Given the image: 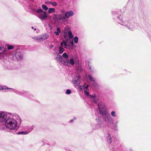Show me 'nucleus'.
Here are the masks:
<instances>
[{"instance_id": "obj_10", "label": "nucleus", "mask_w": 151, "mask_h": 151, "mask_svg": "<svg viewBox=\"0 0 151 151\" xmlns=\"http://www.w3.org/2000/svg\"><path fill=\"white\" fill-rule=\"evenodd\" d=\"M98 106L101 114H102V112L107 111L106 110L104 109L105 105L103 103L101 102L99 103Z\"/></svg>"}, {"instance_id": "obj_14", "label": "nucleus", "mask_w": 151, "mask_h": 151, "mask_svg": "<svg viewBox=\"0 0 151 151\" xmlns=\"http://www.w3.org/2000/svg\"><path fill=\"white\" fill-rule=\"evenodd\" d=\"M74 14L73 12L71 11H70L68 12H67L65 14V15L67 19L69 18L70 17L73 16Z\"/></svg>"}, {"instance_id": "obj_38", "label": "nucleus", "mask_w": 151, "mask_h": 151, "mask_svg": "<svg viewBox=\"0 0 151 151\" xmlns=\"http://www.w3.org/2000/svg\"><path fill=\"white\" fill-rule=\"evenodd\" d=\"M34 128V126H32L30 128H29V132L32 130Z\"/></svg>"}, {"instance_id": "obj_40", "label": "nucleus", "mask_w": 151, "mask_h": 151, "mask_svg": "<svg viewBox=\"0 0 151 151\" xmlns=\"http://www.w3.org/2000/svg\"><path fill=\"white\" fill-rule=\"evenodd\" d=\"M59 32H55V34L56 35H58L59 34Z\"/></svg>"}, {"instance_id": "obj_2", "label": "nucleus", "mask_w": 151, "mask_h": 151, "mask_svg": "<svg viewBox=\"0 0 151 151\" xmlns=\"http://www.w3.org/2000/svg\"><path fill=\"white\" fill-rule=\"evenodd\" d=\"M8 116V113L5 111H0V129L4 128V122Z\"/></svg>"}, {"instance_id": "obj_26", "label": "nucleus", "mask_w": 151, "mask_h": 151, "mask_svg": "<svg viewBox=\"0 0 151 151\" xmlns=\"http://www.w3.org/2000/svg\"><path fill=\"white\" fill-rule=\"evenodd\" d=\"M42 7L43 9H45V10H47L48 9V8L47 7V6L46 5H45L44 4H43L42 5Z\"/></svg>"}, {"instance_id": "obj_9", "label": "nucleus", "mask_w": 151, "mask_h": 151, "mask_svg": "<svg viewBox=\"0 0 151 151\" xmlns=\"http://www.w3.org/2000/svg\"><path fill=\"white\" fill-rule=\"evenodd\" d=\"M119 23L122 25H124L127 27L130 30H133L134 28V26L133 24L129 22H119Z\"/></svg>"}, {"instance_id": "obj_3", "label": "nucleus", "mask_w": 151, "mask_h": 151, "mask_svg": "<svg viewBox=\"0 0 151 151\" xmlns=\"http://www.w3.org/2000/svg\"><path fill=\"white\" fill-rule=\"evenodd\" d=\"M54 19L56 21L62 24L67 21L64 14H61L55 15Z\"/></svg>"}, {"instance_id": "obj_13", "label": "nucleus", "mask_w": 151, "mask_h": 151, "mask_svg": "<svg viewBox=\"0 0 151 151\" xmlns=\"http://www.w3.org/2000/svg\"><path fill=\"white\" fill-rule=\"evenodd\" d=\"M6 49L3 47L0 46V59L6 55Z\"/></svg>"}, {"instance_id": "obj_29", "label": "nucleus", "mask_w": 151, "mask_h": 151, "mask_svg": "<svg viewBox=\"0 0 151 151\" xmlns=\"http://www.w3.org/2000/svg\"><path fill=\"white\" fill-rule=\"evenodd\" d=\"M93 86L95 87L96 88H97L99 87L98 85L96 83L95 81L93 82Z\"/></svg>"}, {"instance_id": "obj_5", "label": "nucleus", "mask_w": 151, "mask_h": 151, "mask_svg": "<svg viewBox=\"0 0 151 151\" xmlns=\"http://www.w3.org/2000/svg\"><path fill=\"white\" fill-rule=\"evenodd\" d=\"M101 114L102 116L104 119L107 123H112L113 122L112 118L107 111L102 112Z\"/></svg>"}, {"instance_id": "obj_27", "label": "nucleus", "mask_w": 151, "mask_h": 151, "mask_svg": "<svg viewBox=\"0 0 151 151\" xmlns=\"http://www.w3.org/2000/svg\"><path fill=\"white\" fill-rule=\"evenodd\" d=\"M74 42L76 43H78V37L77 36H76L74 37Z\"/></svg>"}, {"instance_id": "obj_47", "label": "nucleus", "mask_w": 151, "mask_h": 151, "mask_svg": "<svg viewBox=\"0 0 151 151\" xmlns=\"http://www.w3.org/2000/svg\"><path fill=\"white\" fill-rule=\"evenodd\" d=\"M119 19V21H118V23H119V22H124L123 21H122V20H121L120 19Z\"/></svg>"}, {"instance_id": "obj_28", "label": "nucleus", "mask_w": 151, "mask_h": 151, "mask_svg": "<svg viewBox=\"0 0 151 151\" xmlns=\"http://www.w3.org/2000/svg\"><path fill=\"white\" fill-rule=\"evenodd\" d=\"M62 57L65 58H67L68 57V55L66 53H64L62 55Z\"/></svg>"}, {"instance_id": "obj_22", "label": "nucleus", "mask_w": 151, "mask_h": 151, "mask_svg": "<svg viewBox=\"0 0 151 151\" xmlns=\"http://www.w3.org/2000/svg\"><path fill=\"white\" fill-rule=\"evenodd\" d=\"M88 87V85H86V83H84V86H83V88L84 91L87 90Z\"/></svg>"}, {"instance_id": "obj_16", "label": "nucleus", "mask_w": 151, "mask_h": 151, "mask_svg": "<svg viewBox=\"0 0 151 151\" xmlns=\"http://www.w3.org/2000/svg\"><path fill=\"white\" fill-rule=\"evenodd\" d=\"M15 56L16 58L18 60H21L23 58V56L20 53H16L15 54Z\"/></svg>"}, {"instance_id": "obj_30", "label": "nucleus", "mask_w": 151, "mask_h": 151, "mask_svg": "<svg viewBox=\"0 0 151 151\" xmlns=\"http://www.w3.org/2000/svg\"><path fill=\"white\" fill-rule=\"evenodd\" d=\"M43 41V40H42V39L41 36L38 37L37 42H41Z\"/></svg>"}, {"instance_id": "obj_8", "label": "nucleus", "mask_w": 151, "mask_h": 151, "mask_svg": "<svg viewBox=\"0 0 151 151\" xmlns=\"http://www.w3.org/2000/svg\"><path fill=\"white\" fill-rule=\"evenodd\" d=\"M81 79V77L79 75L75 76L72 81V83L74 84L75 86H79L80 83V81Z\"/></svg>"}, {"instance_id": "obj_11", "label": "nucleus", "mask_w": 151, "mask_h": 151, "mask_svg": "<svg viewBox=\"0 0 151 151\" xmlns=\"http://www.w3.org/2000/svg\"><path fill=\"white\" fill-rule=\"evenodd\" d=\"M54 54L57 55V56L55 58L58 62L60 64H63L64 60H63L62 56L57 52L54 53Z\"/></svg>"}, {"instance_id": "obj_45", "label": "nucleus", "mask_w": 151, "mask_h": 151, "mask_svg": "<svg viewBox=\"0 0 151 151\" xmlns=\"http://www.w3.org/2000/svg\"><path fill=\"white\" fill-rule=\"evenodd\" d=\"M79 88L81 90L82 89V87L81 86H79Z\"/></svg>"}, {"instance_id": "obj_34", "label": "nucleus", "mask_w": 151, "mask_h": 151, "mask_svg": "<svg viewBox=\"0 0 151 151\" xmlns=\"http://www.w3.org/2000/svg\"><path fill=\"white\" fill-rule=\"evenodd\" d=\"M84 94L86 95L87 96H88V97H89V95H89V93L87 91V90L84 91Z\"/></svg>"}, {"instance_id": "obj_43", "label": "nucleus", "mask_w": 151, "mask_h": 151, "mask_svg": "<svg viewBox=\"0 0 151 151\" xmlns=\"http://www.w3.org/2000/svg\"><path fill=\"white\" fill-rule=\"evenodd\" d=\"M57 49L58 47H54L53 50L54 51H56V50H57Z\"/></svg>"}, {"instance_id": "obj_1", "label": "nucleus", "mask_w": 151, "mask_h": 151, "mask_svg": "<svg viewBox=\"0 0 151 151\" xmlns=\"http://www.w3.org/2000/svg\"><path fill=\"white\" fill-rule=\"evenodd\" d=\"M19 119V116L17 114L8 113V116L4 124L6 127L10 130H16L18 128L17 120Z\"/></svg>"}, {"instance_id": "obj_18", "label": "nucleus", "mask_w": 151, "mask_h": 151, "mask_svg": "<svg viewBox=\"0 0 151 151\" xmlns=\"http://www.w3.org/2000/svg\"><path fill=\"white\" fill-rule=\"evenodd\" d=\"M43 40L47 39L48 37V35L47 34H45L41 36Z\"/></svg>"}, {"instance_id": "obj_33", "label": "nucleus", "mask_w": 151, "mask_h": 151, "mask_svg": "<svg viewBox=\"0 0 151 151\" xmlns=\"http://www.w3.org/2000/svg\"><path fill=\"white\" fill-rule=\"evenodd\" d=\"M66 93L68 94H70L71 93L70 90L69 89H67L66 91Z\"/></svg>"}, {"instance_id": "obj_49", "label": "nucleus", "mask_w": 151, "mask_h": 151, "mask_svg": "<svg viewBox=\"0 0 151 151\" xmlns=\"http://www.w3.org/2000/svg\"><path fill=\"white\" fill-rule=\"evenodd\" d=\"M32 29H34V27H32Z\"/></svg>"}, {"instance_id": "obj_17", "label": "nucleus", "mask_w": 151, "mask_h": 151, "mask_svg": "<svg viewBox=\"0 0 151 151\" xmlns=\"http://www.w3.org/2000/svg\"><path fill=\"white\" fill-rule=\"evenodd\" d=\"M6 89L12 90L14 92H15V91H16V90L14 89H13L11 88H9L6 86H2L0 85V90H6Z\"/></svg>"}, {"instance_id": "obj_51", "label": "nucleus", "mask_w": 151, "mask_h": 151, "mask_svg": "<svg viewBox=\"0 0 151 151\" xmlns=\"http://www.w3.org/2000/svg\"><path fill=\"white\" fill-rule=\"evenodd\" d=\"M34 29H35V30H36V29L35 28Z\"/></svg>"}, {"instance_id": "obj_20", "label": "nucleus", "mask_w": 151, "mask_h": 151, "mask_svg": "<svg viewBox=\"0 0 151 151\" xmlns=\"http://www.w3.org/2000/svg\"><path fill=\"white\" fill-rule=\"evenodd\" d=\"M68 37L70 38L71 39L73 37V35L72 32L70 31H68Z\"/></svg>"}, {"instance_id": "obj_48", "label": "nucleus", "mask_w": 151, "mask_h": 151, "mask_svg": "<svg viewBox=\"0 0 151 151\" xmlns=\"http://www.w3.org/2000/svg\"><path fill=\"white\" fill-rule=\"evenodd\" d=\"M68 27H67L65 28V29H68Z\"/></svg>"}, {"instance_id": "obj_6", "label": "nucleus", "mask_w": 151, "mask_h": 151, "mask_svg": "<svg viewBox=\"0 0 151 151\" xmlns=\"http://www.w3.org/2000/svg\"><path fill=\"white\" fill-rule=\"evenodd\" d=\"M75 63V61L73 58L71 57L69 59H66L64 61L63 65H64L69 66L70 65H73Z\"/></svg>"}, {"instance_id": "obj_32", "label": "nucleus", "mask_w": 151, "mask_h": 151, "mask_svg": "<svg viewBox=\"0 0 151 151\" xmlns=\"http://www.w3.org/2000/svg\"><path fill=\"white\" fill-rule=\"evenodd\" d=\"M52 5L55 6L57 5V3L55 2H51L50 3Z\"/></svg>"}, {"instance_id": "obj_39", "label": "nucleus", "mask_w": 151, "mask_h": 151, "mask_svg": "<svg viewBox=\"0 0 151 151\" xmlns=\"http://www.w3.org/2000/svg\"><path fill=\"white\" fill-rule=\"evenodd\" d=\"M88 65L89 68V69L92 72H93V69H91V67L90 66H89V65Z\"/></svg>"}, {"instance_id": "obj_7", "label": "nucleus", "mask_w": 151, "mask_h": 151, "mask_svg": "<svg viewBox=\"0 0 151 151\" xmlns=\"http://www.w3.org/2000/svg\"><path fill=\"white\" fill-rule=\"evenodd\" d=\"M64 45L65 48L68 49H72L73 47V41H70L69 45H68L66 41L63 40V42L60 43V46L63 47V45Z\"/></svg>"}, {"instance_id": "obj_4", "label": "nucleus", "mask_w": 151, "mask_h": 151, "mask_svg": "<svg viewBox=\"0 0 151 151\" xmlns=\"http://www.w3.org/2000/svg\"><path fill=\"white\" fill-rule=\"evenodd\" d=\"M37 16L42 20H45L47 17V15L46 12L44 11L41 8L36 11Z\"/></svg>"}, {"instance_id": "obj_21", "label": "nucleus", "mask_w": 151, "mask_h": 151, "mask_svg": "<svg viewBox=\"0 0 151 151\" xmlns=\"http://www.w3.org/2000/svg\"><path fill=\"white\" fill-rule=\"evenodd\" d=\"M55 9L54 8H50L48 9V12L49 13H52L53 12H54L55 11Z\"/></svg>"}, {"instance_id": "obj_41", "label": "nucleus", "mask_w": 151, "mask_h": 151, "mask_svg": "<svg viewBox=\"0 0 151 151\" xmlns=\"http://www.w3.org/2000/svg\"><path fill=\"white\" fill-rule=\"evenodd\" d=\"M101 125L99 124H98L96 126L97 128H100L101 127Z\"/></svg>"}, {"instance_id": "obj_25", "label": "nucleus", "mask_w": 151, "mask_h": 151, "mask_svg": "<svg viewBox=\"0 0 151 151\" xmlns=\"http://www.w3.org/2000/svg\"><path fill=\"white\" fill-rule=\"evenodd\" d=\"M111 116L114 117H115L116 116V112L114 111H112L111 112Z\"/></svg>"}, {"instance_id": "obj_35", "label": "nucleus", "mask_w": 151, "mask_h": 151, "mask_svg": "<svg viewBox=\"0 0 151 151\" xmlns=\"http://www.w3.org/2000/svg\"><path fill=\"white\" fill-rule=\"evenodd\" d=\"M32 38L34 40L36 41L37 42L38 37H33Z\"/></svg>"}, {"instance_id": "obj_46", "label": "nucleus", "mask_w": 151, "mask_h": 151, "mask_svg": "<svg viewBox=\"0 0 151 151\" xmlns=\"http://www.w3.org/2000/svg\"><path fill=\"white\" fill-rule=\"evenodd\" d=\"M17 94H18L19 95H22V93L21 92H19Z\"/></svg>"}, {"instance_id": "obj_19", "label": "nucleus", "mask_w": 151, "mask_h": 151, "mask_svg": "<svg viewBox=\"0 0 151 151\" xmlns=\"http://www.w3.org/2000/svg\"><path fill=\"white\" fill-rule=\"evenodd\" d=\"M59 53L60 54H61L64 51V49L63 48V47L61 46H59Z\"/></svg>"}, {"instance_id": "obj_31", "label": "nucleus", "mask_w": 151, "mask_h": 151, "mask_svg": "<svg viewBox=\"0 0 151 151\" xmlns=\"http://www.w3.org/2000/svg\"><path fill=\"white\" fill-rule=\"evenodd\" d=\"M76 66L78 68V69H79V70H81V65L80 64H79L78 63H76Z\"/></svg>"}, {"instance_id": "obj_24", "label": "nucleus", "mask_w": 151, "mask_h": 151, "mask_svg": "<svg viewBox=\"0 0 151 151\" xmlns=\"http://www.w3.org/2000/svg\"><path fill=\"white\" fill-rule=\"evenodd\" d=\"M7 46L8 49L9 50L12 49L14 48V46L13 45H7Z\"/></svg>"}, {"instance_id": "obj_42", "label": "nucleus", "mask_w": 151, "mask_h": 151, "mask_svg": "<svg viewBox=\"0 0 151 151\" xmlns=\"http://www.w3.org/2000/svg\"><path fill=\"white\" fill-rule=\"evenodd\" d=\"M118 121H117V122L115 123L114 124V126H115V127H116V126H117V124H118Z\"/></svg>"}, {"instance_id": "obj_36", "label": "nucleus", "mask_w": 151, "mask_h": 151, "mask_svg": "<svg viewBox=\"0 0 151 151\" xmlns=\"http://www.w3.org/2000/svg\"><path fill=\"white\" fill-rule=\"evenodd\" d=\"M28 133L27 132H19V134H27Z\"/></svg>"}, {"instance_id": "obj_23", "label": "nucleus", "mask_w": 151, "mask_h": 151, "mask_svg": "<svg viewBox=\"0 0 151 151\" xmlns=\"http://www.w3.org/2000/svg\"><path fill=\"white\" fill-rule=\"evenodd\" d=\"M88 78L91 80V81H93V82L95 81V80L93 78V77L90 75H88Z\"/></svg>"}, {"instance_id": "obj_12", "label": "nucleus", "mask_w": 151, "mask_h": 151, "mask_svg": "<svg viewBox=\"0 0 151 151\" xmlns=\"http://www.w3.org/2000/svg\"><path fill=\"white\" fill-rule=\"evenodd\" d=\"M89 98L92 99L93 101L96 103H97L99 100V96L96 94L89 95Z\"/></svg>"}, {"instance_id": "obj_37", "label": "nucleus", "mask_w": 151, "mask_h": 151, "mask_svg": "<svg viewBox=\"0 0 151 151\" xmlns=\"http://www.w3.org/2000/svg\"><path fill=\"white\" fill-rule=\"evenodd\" d=\"M57 32H58L59 33L61 31L60 30V29L59 27H58L57 28Z\"/></svg>"}, {"instance_id": "obj_15", "label": "nucleus", "mask_w": 151, "mask_h": 151, "mask_svg": "<svg viewBox=\"0 0 151 151\" xmlns=\"http://www.w3.org/2000/svg\"><path fill=\"white\" fill-rule=\"evenodd\" d=\"M107 140L108 143L109 145H114V142H113L111 140V139L109 134H107Z\"/></svg>"}, {"instance_id": "obj_44", "label": "nucleus", "mask_w": 151, "mask_h": 151, "mask_svg": "<svg viewBox=\"0 0 151 151\" xmlns=\"http://www.w3.org/2000/svg\"><path fill=\"white\" fill-rule=\"evenodd\" d=\"M54 46L53 45H51L49 46V48L50 49H51L53 47H54Z\"/></svg>"}, {"instance_id": "obj_50", "label": "nucleus", "mask_w": 151, "mask_h": 151, "mask_svg": "<svg viewBox=\"0 0 151 151\" xmlns=\"http://www.w3.org/2000/svg\"><path fill=\"white\" fill-rule=\"evenodd\" d=\"M72 121H73V120H71L70 121H71V122H72Z\"/></svg>"}]
</instances>
